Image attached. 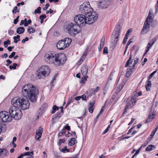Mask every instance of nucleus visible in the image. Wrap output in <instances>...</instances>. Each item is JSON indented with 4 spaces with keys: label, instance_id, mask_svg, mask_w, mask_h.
Here are the masks:
<instances>
[{
    "label": "nucleus",
    "instance_id": "nucleus-1",
    "mask_svg": "<svg viewBox=\"0 0 158 158\" xmlns=\"http://www.w3.org/2000/svg\"><path fill=\"white\" fill-rule=\"evenodd\" d=\"M45 60L49 64H53L56 66L63 64L66 61L65 55L63 53H52L48 52L45 55Z\"/></svg>",
    "mask_w": 158,
    "mask_h": 158
},
{
    "label": "nucleus",
    "instance_id": "nucleus-2",
    "mask_svg": "<svg viewBox=\"0 0 158 158\" xmlns=\"http://www.w3.org/2000/svg\"><path fill=\"white\" fill-rule=\"evenodd\" d=\"M22 93L23 96L28 98L31 102H34L36 101L38 92L34 86L28 83L23 87Z\"/></svg>",
    "mask_w": 158,
    "mask_h": 158
},
{
    "label": "nucleus",
    "instance_id": "nucleus-3",
    "mask_svg": "<svg viewBox=\"0 0 158 158\" xmlns=\"http://www.w3.org/2000/svg\"><path fill=\"white\" fill-rule=\"evenodd\" d=\"M11 102L12 105H16L23 110L28 109L30 105L29 102L26 97L21 98L19 97H15L12 100Z\"/></svg>",
    "mask_w": 158,
    "mask_h": 158
},
{
    "label": "nucleus",
    "instance_id": "nucleus-4",
    "mask_svg": "<svg viewBox=\"0 0 158 158\" xmlns=\"http://www.w3.org/2000/svg\"><path fill=\"white\" fill-rule=\"evenodd\" d=\"M79 28V27L77 24L72 23H65L64 26L65 31L73 36L80 32Z\"/></svg>",
    "mask_w": 158,
    "mask_h": 158
},
{
    "label": "nucleus",
    "instance_id": "nucleus-5",
    "mask_svg": "<svg viewBox=\"0 0 158 158\" xmlns=\"http://www.w3.org/2000/svg\"><path fill=\"white\" fill-rule=\"evenodd\" d=\"M121 30L120 25H118L116 26L112 33L111 40L114 46H115L117 44Z\"/></svg>",
    "mask_w": 158,
    "mask_h": 158
},
{
    "label": "nucleus",
    "instance_id": "nucleus-6",
    "mask_svg": "<svg viewBox=\"0 0 158 158\" xmlns=\"http://www.w3.org/2000/svg\"><path fill=\"white\" fill-rule=\"evenodd\" d=\"M92 11L93 9L88 2L83 3L80 6L79 11L81 13L85 14V15L87 14H90Z\"/></svg>",
    "mask_w": 158,
    "mask_h": 158
},
{
    "label": "nucleus",
    "instance_id": "nucleus-7",
    "mask_svg": "<svg viewBox=\"0 0 158 158\" xmlns=\"http://www.w3.org/2000/svg\"><path fill=\"white\" fill-rule=\"evenodd\" d=\"M74 20L78 26H83L86 23L85 16L83 15H79L74 18Z\"/></svg>",
    "mask_w": 158,
    "mask_h": 158
},
{
    "label": "nucleus",
    "instance_id": "nucleus-8",
    "mask_svg": "<svg viewBox=\"0 0 158 158\" xmlns=\"http://www.w3.org/2000/svg\"><path fill=\"white\" fill-rule=\"evenodd\" d=\"M86 23L90 24L94 23L97 19L98 15L95 12H91L86 15Z\"/></svg>",
    "mask_w": 158,
    "mask_h": 158
},
{
    "label": "nucleus",
    "instance_id": "nucleus-9",
    "mask_svg": "<svg viewBox=\"0 0 158 158\" xmlns=\"http://www.w3.org/2000/svg\"><path fill=\"white\" fill-rule=\"evenodd\" d=\"M0 118L4 122H10L12 119V117L9 116L7 112L3 111L0 112Z\"/></svg>",
    "mask_w": 158,
    "mask_h": 158
},
{
    "label": "nucleus",
    "instance_id": "nucleus-10",
    "mask_svg": "<svg viewBox=\"0 0 158 158\" xmlns=\"http://www.w3.org/2000/svg\"><path fill=\"white\" fill-rule=\"evenodd\" d=\"M132 58V55L130 54L129 58L127 61L126 64L125 65V67H127L128 66H129V69H128L127 72L126 73V76L127 77H129L131 75L132 73V69L133 68L132 67V66L130 65L131 64V63L132 62V60H131Z\"/></svg>",
    "mask_w": 158,
    "mask_h": 158
},
{
    "label": "nucleus",
    "instance_id": "nucleus-11",
    "mask_svg": "<svg viewBox=\"0 0 158 158\" xmlns=\"http://www.w3.org/2000/svg\"><path fill=\"white\" fill-rule=\"evenodd\" d=\"M39 74L44 76H48L50 73V69L48 66H43L39 69Z\"/></svg>",
    "mask_w": 158,
    "mask_h": 158
},
{
    "label": "nucleus",
    "instance_id": "nucleus-12",
    "mask_svg": "<svg viewBox=\"0 0 158 158\" xmlns=\"http://www.w3.org/2000/svg\"><path fill=\"white\" fill-rule=\"evenodd\" d=\"M18 107L17 106L14 105H13V106L10 107L9 110V113L11 115L10 116L12 117V118H14V116L16 115V113H17L19 115L20 114V113L19 114V113H18V112L19 113V109L18 108Z\"/></svg>",
    "mask_w": 158,
    "mask_h": 158
},
{
    "label": "nucleus",
    "instance_id": "nucleus-13",
    "mask_svg": "<svg viewBox=\"0 0 158 158\" xmlns=\"http://www.w3.org/2000/svg\"><path fill=\"white\" fill-rule=\"evenodd\" d=\"M111 3V0H100L99 1V7L100 6L102 9L106 8Z\"/></svg>",
    "mask_w": 158,
    "mask_h": 158
},
{
    "label": "nucleus",
    "instance_id": "nucleus-14",
    "mask_svg": "<svg viewBox=\"0 0 158 158\" xmlns=\"http://www.w3.org/2000/svg\"><path fill=\"white\" fill-rule=\"evenodd\" d=\"M150 23L148 22L145 21L143 27L140 32L141 34L143 35L148 31L150 28L149 26Z\"/></svg>",
    "mask_w": 158,
    "mask_h": 158
},
{
    "label": "nucleus",
    "instance_id": "nucleus-15",
    "mask_svg": "<svg viewBox=\"0 0 158 158\" xmlns=\"http://www.w3.org/2000/svg\"><path fill=\"white\" fill-rule=\"evenodd\" d=\"M43 128L40 127H39L36 130V134L35 135V139L39 140L40 138H41L42 132H43Z\"/></svg>",
    "mask_w": 158,
    "mask_h": 158
},
{
    "label": "nucleus",
    "instance_id": "nucleus-16",
    "mask_svg": "<svg viewBox=\"0 0 158 158\" xmlns=\"http://www.w3.org/2000/svg\"><path fill=\"white\" fill-rule=\"evenodd\" d=\"M56 47L58 49L60 50L64 49L67 48L63 40L58 42L56 44Z\"/></svg>",
    "mask_w": 158,
    "mask_h": 158
},
{
    "label": "nucleus",
    "instance_id": "nucleus-17",
    "mask_svg": "<svg viewBox=\"0 0 158 158\" xmlns=\"http://www.w3.org/2000/svg\"><path fill=\"white\" fill-rule=\"evenodd\" d=\"M8 154V152L6 149L0 148V157H6L7 156Z\"/></svg>",
    "mask_w": 158,
    "mask_h": 158
},
{
    "label": "nucleus",
    "instance_id": "nucleus-18",
    "mask_svg": "<svg viewBox=\"0 0 158 158\" xmlns=\"http://www.w3.org/2000/svg\"><path fill=\"white\" fill-rule=\"evenodd\" d=\"M63 40L67 47H68L69 46L72 42L71 39L69 38H66Z\"/></svg>",
    "mask_w": 158,
    "mask_h": 158
},
{
    "label": "nucleus",
    "instance_id": "nucleus-19",
    "mask_svg": "<svg viewBox=\"0 0 158 158\" xmlns=\"http://www.w3.org/2000/svg\"><path fill=\"white\" fill-rule=\"evenodd\" d=\"M81 72L83 76L86 75L88 72V69L86 65L83 66L81 69Z\"/></svg>",
    "mask_w": 158,
    "mask_h": 158
},
{
    "label": "nucleus",
    "instance_id": "nucleus-20",
    "mask_svg": "<svg viewBox=\"0 0 158 158\" xmlns=\"http://www.w3.org/2000/svg\"><path fill=\"white\" fill-rule=\"evenodd\" d=\"M19 113H18L19 114V113H20L19 115V114H18L17 113H16V115L15 116H14L13 118L15 119L18 120L20 119L21 118L22 116V113L21 110L20 109H19Z\"/></svg>",
    "mask_w": 158,
    "mask_h": 158
},
{
    "label": "nucleus",
    "instance_id": "nucleus-21",
    "mask_svg": "<svg viewBox=\"0 0 158 158\" xmlns=\"http://www.w3.org/2000/svg\"><path fill=\"white\" fill-rule=\"evenodd\" d=\"M24 28L23 27H20L17 29L16 32L18 34H20L24 32Z\"/></svg>",
    "mask_w": 158,
    "mask_h": 158
},
{
    "label": "nucleus",
    "instance_id": "nucleus-22",
    "mask_svg": "<svg viewBox=\"0 0 158 158\" xmlns=\"http://www.w3.org/2000/svg\"><path fill=\"white\" fill-rule=\"evenodd\" d=\"M152 84L150 81L148 80L147 82V85H145V87L147 91H148L150 90V88L151 87Z\"/></svg>",
    "mask_w": 158,
    "mask_h": 158
},
{
    "label": "nucleus",
    "instance_id": "nucleus-23",
    "mask_svg": "<svg viewBox=\"0 0 158 158\" xmlns=\"http://www.w3.org/2000/svg\"><path fill=\"white\" fill-rule=\"evenodd\" d=\"M94 103H90L89 104V107L88 110L89 112L92 113L93 112L94 108Z\"/></svg>",
    "mask_w": 158,
    "mask_h": 158
},
{
    "label": "nucleus",
    "instance_id": "nucleus-24",
    "mask_svg": "<svg viewBox=\"0 0 158 158\" xmlns=\"http://www.w3.org/2000/svg\"><path fill=\"white\" fill-rule=\"evenodd\" d=\"M133 106V105H132L131 104V103H127V106H126V107H125V110L123 114V116H124V114H125L126 113V112L127 110V109L132 108Z\"/></svg>",
    "mask_w": 158,
    "mask_h": 158
},
{
    "label": "nucleus",
    "instance_id": "nucleus-25",
    "mask_svg": "<svg viewBox=\"0 0 158 158\" xmlns=\"http://www.w3.org/2000/svg\"><path fill=\"white\" fill-rule=\"evenodd\" d=\"M155 147L154 145H150L148 146L146 148V151H149L155 149Z\"/></svg>",
    "mask_w": 158,
    "mask_h": 158
},
{
    "label": "nucleus",
    "instance_id": "nucleus-26",
    "mask_svg": "<svg viewBox=\"0 0 158 158\" xmlns=\"http://www.w3.org/2000/svg\"><path fill=\"white\" fill-rule=\"evenodd\" d=\"M152 45L151 44L149 43L148 44L146 47V49L145 50V52L144 54V55L146 54L149 51V50L150 48L152 47Z\"/></svg>",
    "mask_w": 158,
    "mask_h": 158
},
{
    "label": "nucleus",
    "instance_id": "nucleus-27",
    "mask_svg": "<svg viewBox=\"0 0 158 158\" xmlns=\"http://www.w3.org/2000/svg\"><path fill=\"white\" fill-rule=\"evenodd\" d=\"M75 139L74 138H71L69 142V145L70 146H72L75 143Z\"/></svg>",
    "mask_w": 158,
    "mask_h": 158
},
{
    "label": "nucleus",
    "instance_id": "nucleus-28",
    "mask_svg": "<svg viewBox=\"0 0 158 158\" xmlns=\"http://www.w3.org/2000/svg\"><path fill=\"white\" fill-rule=\"evenodd\" d=\"M35 29L31 26H29L27 29L28 32L30 34L34 33L35 31Z\"/></svg>",
    "mask_w": 158,
    "mask_h": 158
},
{
    "label": "nucleus",
    "instance_id": "nucleus-29",
    "mask_svg": "<svg viewBox=\"0 0 158 158\" xmlns=\"http://www.w3.org/2000/svg\"><path fill=\"white\" fill-rule=\"evenodd\" d=\"M61 116V114L60 112H57L54 114L53 117V118L55 119H58Z\"/></svg>",
    "mask_w": 158,
    "mask_h": 158
},
{
    "label": "nucleus",
    "instance_id": "nucleus-30",
    "mask_svg": "<svg viewBox=\"0 0 158 158\" xmlns=\"http://www.w3.org/2000/svg\"><path fill=\"white\" fill-rule=\"evenodd\" d=\"M145 21L148 22L149 23H151L152 21V14H150V12H149L147 18Z\"/></svg>",
    "mask_w": 158,
    "mask_h": 158
},
{
    "label": "nucleus",
    "instance_id": "nucleus-31",
    "mask_svg": "<svg viewBox=\"0 0 158 158\" xmlns=\"http://www.w3.org/2000/svg\"><path fill=\"white\" fill-rule=\"evenodd\" d=\"M20 36L19 35H17L16 36L14 37V42L15 43H17L18 42L20 41Z\"/></svg>",
    "mask_w": 158,
    "mask_h": 158
},
{
    "label": "nucleus",
    "instance_id": "nucleus-32",
    "mask_svg": "<svg viewBox=\"0 0 158 158\" xmlns=\"http://www.w3.org/2000/svg\"><path fill=\"white\" fill-rule=\"evenodd\" d=\"M105 38V37H103L101 39L100 44L99 45L100 48H102L104 45Z\"/></svg>",
    "mask_w": 158,
    "mask_h": 158
},
{
    "label": "nucleus",
    "instance_id": "nucleus-33",
    "mask_svg": "<svg viewBox=\"0 0 158 158\" xmlns=\"http://www.w3.org/2000/svg\"><path fill=\"white\" fill-rule=\"evenodd\" d=\"M21 155L23 157V156H33V152H26L24 153L21 154Z\"/></svg>",
    "mask_w": 158,
    "mask_h": 158
},
{
    "label": "nucleus",
    "instance_id": "nucleus-34",
    "mask_svg": "<svg viewBox=\"0 0 158 158\" xmlns=\"http://www.w3.org/2000/svg\"><path fill=\"white\" fill-rule=\"evenodd\" d=\"M88 77L85 75V76L82 77L81 80L80 81V83L84 84L86 81V78Z\"/></svg>",
    "mask_w": 158,
    "mask_h": 158
},
{
    "label": "nucleus",
    "instance_id": "nucleus-35",
    "mask_svg": "<svg viewBox=\"0 0 158 158\" xmlns=\"http://www.w3.org/2000/svg\"><path fill=\"white\" fill-rule=\"evenodd\" d=\"M60 151L64 153L66 152H69L70 151L69 149L67 148L66 147H65L63 148L60 149Z\"/></svg>",
    "mask_w": 158,
    "mask_h": 158
},
{
    "label": "nucleus",
    "instance_id": "nucleus-36",
    "mask_svg": "<svg viewBox=\"0 0 158 158\" xmlns=\"http://www.w3.org/2000/svg\"><path fill=\"white\" fill-rule=\"evenodd\" d=\"M138 59L137 58H135L134 59V64H133L132 65V64L131 65L132 66V67L133 68H134L135 66H136V65L138 61Z\"/></svg>",
    "mask_w": 158,
    "mask_h": 158
},
{
    "label": "nucleus",
    "instance_id": "nucleus-37",
    "mask_svg": "<svg viewBox=\"0 0 158 158\" xmlns=\"http://www.w3.org/2000/svg\"><path fill=\"white\" fill-rule=\"evenodd\" d=\"M154 116H151L150 115L149 116L148 118L146 120V122L147 123L151 122L154 118Z\"/></svg>",
    "mask_w": 158,
    "mask_h": 158
},
{
    "label": "nucleus",
    "instance_id": "nucleus-38",
    "mask_svg": "<svg viewBox=\"0 0 158 158\" xmlns=\"http://www.w3.org/2000/svg\"><path fill=\"white\" fill-rule=\"evenodd\" d=\"M125 85V83H123L121 85H119V86H118L117 88L118 90L117 91H118V92H119L123 87Z\"/></svg>",
    "mask_w": 158,
    "mask_h": 158
},
{
    "label": "nucleus",
    "instance_id": "nucleus-39",
    "mask_svg": "<svg viewBox=\"0 0 158 158\" xmlns=\"http://www.w3.org/2000/svg\"><path fill=\"white\" fill-rule=\"evenodd\" d=\"M87 52H85L83 54V55L80 58V60L82 61V62L83 61L85 58L86 57V55H87Z\"/></svg>",
    "mask_w": 158,
    "mask_h": 158
},
{
    "label": "nucleus",
    "instance_id": "nucleus-40",
    "mask_svg": "<svg viewBox=\"0 0 158 158\" xmlns=\"http://www.w3.org/2000/svg\"><path fill=\"white\" fill-rule=\"evenodd\" d=\"M41 8L40 7H39L36 9H35L34 11V13L35 14L37 13L40 14L41 12Z\"/></svg>",
    "mask_w": 158,
    "mask_h": 158
},
{
    "label": "nucleus",
    "instance_id": "nucleus-41",
    "mask_svg": "<svg viewBox=\"0 0 158 158\" xmlns=\"http://www.w3.org/2000/svg\"><path fill=\"white\" fill-rule=\"evenodd\" d=\"M158 129V126L152 132L151 134L150 135V136H151V138H152L153 137V136L155 135V133L156 132V131Z\"/></svg>",
    "mask_w": 158,
    "mask_h": 158
},
{
    "label": "nucleus",
    "instance_id": "nucleus-42",
    "mask_svg": "<svg viewBox=\"0 0 158 158\" xmlns=\"http://www.w3.org/2000/svg\"><path fill=\"white\" fill-rule=\"evenodd\" d=\"M17 66V64L14 63L13 64V65H10L9 66V68L10 69H16V66Z\"/></svg>",
    "mask_w": 158,
    "mask_h": 158
},
{
    "label": "nucleus",
    "instance_id": "nucleus-43",
    "mask_svg": "<svg viewBox=\"0 0 158 158\" xmlns=\"http://www.w3.org/2000/svg\"><path fill=\"white\" fill-rule=\"evenodd\" d=\"M128 36H127L125 35L124 38L123 39V44L124 45H125L127 41V40L128 39Z\"/></svg>",
    "mask_w": 158,
    "mask_h": 158
},
{
    "label": "nucleus",
    "instance_id": "nucleus-44",
    "mask_svg": "<svg viewBox=\"0 0 158 158\" xmlns=\"http://www.w3.org/2000/svg\"><path fill=\"white\" fill-rule=\"evenodd\" d=\"M72 99L71 98H70L68 99L66 107L69 105L70 103H71L72 102Z\"/></svg>",
    "mask_w": 158,
    "mask_h": 158
},
{
    "label": "nucleus",
    "instance_id": "nucleus-45",
    "mask_svg": "<svg viewBox=\"0 0 158 158\" xmlns=\"http://www.w3.org/2000/svg\"><path fill=\"white\" fill-rule=\"evenodd\" d=\"M46 15L45 14H43L40 15L39 17V18L40 20H44V19L46 18Z\"/></svg>",
    "mask_w": 158,
    "mask_h": 158
},
{
    "label": "nucleus",
    "instance_id": "nucleus-46",
    "mask_svg": "<svg viewBox=\"0 0 158 158\" xmlns=\"http://www.w3.org/2000/svg\"><path fill=\"white\" fill-rule=\"evenodd\" d=\"M156 70L155 71L151 73L149 76L148 80L150 79L153 77V75L156 72Z\"/></svg>",
    "mask_w": 158,
    "mask_h": 158
},
{
    "label": "nucleus",
    "instance_id": "nucleus-47",
    "mask_svg": "<svg viewBox=\"0 0 158 158\" xmlns=\"http://www.w3.org/2000/svg\"><path fill=\"white\" fill-rule=\"evenodd\" d=\"M103 53L104 54H108V50L107 47H105L103 50Z\"/></svg>",
    "mask_w": 158,
    "mask_h": 158
},
{
    "label": "nucleus",
    "instance_id": "nucleus-48",
    "mask_svg": "<svg viewBox=\"0 0 158 158\" xmlns=\"http://www.w3.org/2000/svg\"><path fill=\"white\" fill-rule=\"evenodd\" d=\"M105 105H104L102 107V109L100 110V111H99V114H102V113L103 112L104 110L105 109Z\"/></svg>",
    "mask_w": 158,
    "mask_h": 158
},
{
    "label": "nucleus",
    "instance_id": "nucleus-49",
    "mask_svg": "<svg viewBox=\"0 0 158 158\" xmlns=\"http://www.w3.org/2000/svg\"><path fill=\"white\" fill-rule=\"evenodd\" d=\"M64 142H65V140L64 139H60L59 140V142H58V144L59 145H60L62 143H64Z\"/></svg>",
    "mask_w": 158,
    "mask_h": 158
},
{
    "label": "nucleus",
    "instance_id": "nucleus-50",
    "mask_svg": "<svg viewBox=\"0 0 158 158\" xmlns=\"http://www.w3.org/2000/svg\"><path fill=\"white\" fill-rule=\"evenodd\" d=\"M18 11H19L17 10V7L16 6H15L12 10L13 13L15 14Z\"/></svg>",
    "mask_w": 158,
    "mask_h": 158
},
{
    "label": "nucleus",
    "instance_id": "nucleus-51",
    "mask_svg": "<svg viewBox=\"0 0 158 158\" xmlns=\"http://www.w3.org/2000/svg\"><path fill=\"white\" fill-rule=\"evenodd\" d=\"M156 39L155 38H153L150 41L149 43L151 44L152 45H153L154 44L155 42L156 41Z\"/></svg>",
    "mask_w": 158,
    "mask_h": 158
},
{
    "label": "nucleus",
    "instance_id": "nucleus-52",
    "mask_svg": "<svg viewBox=\"0 0 158 158\" xmlns=\"http://www.w3.org/2000/svg\"><path fill=\"white\" fill-rule=\"evenodd\" d=\"M141 147H140V148L136 151V152L135 154L133 155V157H135V156L137 155L138 154L139 152L140 151L141 149Z\"/></svg>",
    "mask_w": 158,
    "mask_h": 158
},
{
    "label": "nucleus",
    "instance_id": "nucleus-53",
    "mask_svg": "<svg viewBox=\"0 0 158 158\" xmlns=\"http://www.w3.org/2000/svg\"><path fill=\"white\" fill-rule=\"evenodd\" d=\"M49 6V4H46L45 5V7L43 8V10L44 11L46 10Z\"/></svg>",
    "mask_w": 158,
    "mask_h": 158
},
{
    "label": "nucleus",
    "instance_id": "nucleus-54",
    "mask_svg": "<svg viewBox=\"0 0 158 158\" xmlns=\"http://www.w3.org/2000/svg\"><path fill=\"white\" fill-rule=\"evenodd\" d=\"M15 54V52H13L9 56V57L10 58H11L13 57Z\"/></svg>",
    "mask_w": 158,
    "mask_h": 158
},
{
    "label": "nucleus",
    "instance_id": "nucleus-55",
    "mask_svg": "<svg viewBox=\"0 0 158 158\" xmlns=\"http://www.w3.org/2000/svg\"><path fill=\"white\" fill-rule=\"evenodd\" d=\"M80 97L81 98H82V100H87L86 96L85 94L80 96Z\"/></svg>",
    "mask_w": 158,
    "mask_h": 158
},
{
    "label": "nucleus",
    "instance_id": "nucleus-56",
    "mask_svg": "<svg viewBox=\"0 0 158 158\" xmlns=\"http://www.w3.org/2000/svg\"><path fill=\"white\" fill-rule=\"evenodd\" d=\"M64 128L65 129H67L68 131H69L70 129V127L69 125L68 124H66V126L64 127Z\"/></svg>",
    "mask_w": 158,
    "mask_h": 158
},
{
    "label": "nucleus",
    "instance_id": "nucleus-57",
    "mask_svg": "<svg viewBox=\"0 0 158 158\" xmlns=\"http://www.w3.org/2000/svg\"><path fill=\"white\" fill-rule=\"evenodd\" d=\"M131 103L133 106H134L136 102L135 99H131Z\"/></svg>",
    "mask_w": 158,
    "mask_h": 158
},
{
    "label": "nucleus",
    "instance_id": "nucleus-58",
    "mask_svg": "<svg viewBox=\"0 0 158 158\" xmlns=\"http://www.w3.org/2000/svg\"><path fill=\"white\" fill-rule=\"evenodd\" d=\"M7 64H6L7 66H8L10 64L12 63V61H10V60H6Z\"/></svg>",
    "mask_w": 158,
    "mask_h": 158
},
{
    "label": "nucleus",
    "instance_id": "nucleus-59",
    "mask_svg": "<svg viewBox=\"0 0 158 158\" xmlns=\"http://www.w3.org/2000/svg\"><path fill=\"white\" fill-rule=\"evenodd\" d=\"M52 109L56 111V110H57L59 109V108L58 107H57L56 105H55L53 106Z\"/></svg>",
    "mask_w": 158,
    "mask_h": 158
},
{
    "label": "nucleus",
    "instance_id": "nucleus-60",
    "mask_svg": "<svg viewBox=\"0 0 158 158\" xmlns=\"http://www.w3.org/2000/svg\"><path fill=\"white\" fill-rule=\"evenodd\" d=\"M56 77V76H54V77H52V81L51 82V86L52 85V84L53 82L55 80Z\"/></svg>",
    "mask_w": 158,
    "mask_h": 158
},
{
    "label": "nucleus",
    "instance_id": "nucleus-61",
    "mask_svg": "<svg viewBox=\"0 0 158 158\" xmlns=\"http://www.w3.org/2000/svg\"><path fill=\"white\" fill-rule=\"evenodd\" d=\"M138 97L136 95H133L131 97V99H136V97Z\"/></svg>",
    "mask_w": 158,
    "mask_h": 158
},
{
    "label": "nucleus",
    "instance_id": "nucleus-62",
    "mask_svg": "<svg viewBox=\"0 0 158 158\" xmlns=\"http://www.w3.org/2000/svg\"><path fill=\"white\" fill-rule=\"evenodd\" d=\"M135 120V119H134L133 118H132L131 119V121L129 123L128 125H130L132 124L134 122Z\"/></svg>",
    "mask_w": 158,
    "mask_h": 158
},
{
    "label": "nucleus",
    "instance_id": "nucleus-63",
    "mask_svg": "<svg viewBox=\"0 0 158 158\" xmlns=\"http://www.w3.org/2000/svg\"><path fill=\"white\" fill-rule=\"evenodd\" d=\"M8 56V55L7 53H5L2 56V57H5L6 58Z\"/></svg>",
    "mask_w": 158,
    "mask_h": 158
},
{
    "label": "nucleus",
    "instance_id": "nucleus-64",
    "mask_svg": "<svg viewBox=\"0 0 158 158\" xmlns=\"http://www.w3.org/2000/svg\"><path fill=\"white\" fill-rule=\"evenodd\" d=\"M81 98L80 96H77L75 98V99L76 101H79Z\"/></svg>",
    "mask_w": 158,
    "mask_h": 158
}]
</instances>
